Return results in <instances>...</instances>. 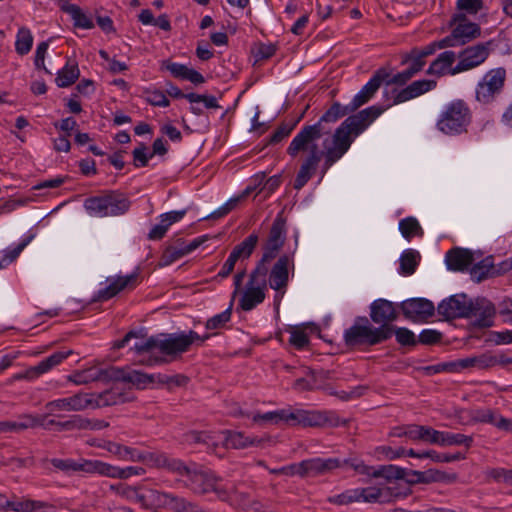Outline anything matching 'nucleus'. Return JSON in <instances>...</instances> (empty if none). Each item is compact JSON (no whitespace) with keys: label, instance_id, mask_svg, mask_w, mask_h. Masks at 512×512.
<instances>
[{"label":"nucleus","instance_id":"obj_63","mask_svg":"<svg viewBox=\"0 0 512 512\" xmlns=\"http://www.w3.org/2000/svg\"><path fill=\"white\" fill-rule=\"evenodd\" d=\"M147 146L144 143H140L138 147H136L132 151L133 155V164L135 167H146L148 165L150 154H147Z\"/></svg>","mask_w":512,"mask_h":512},{"label":"nucleus","instance_id":"obj_4","mask_svg":"<svg viewBox=\"0 0 512 512\" xmlns=\"http://www.w3.org/2000/svg\"><path fill=\"white\" fill-rule=\"evenodd\" d=\"M472 122L469 105L462 99L448 103L441 112L436 127L446 135L454 136L466 133Z\"/></svg>","mask_w":512,"mask_h":512},{"label":"nucleus","instance_id":"obj_23","mask_svg":"<svg viewBox=\"0 0 512 512\" xmlns=\"http://www.w3.org/2000/svg\"><path fill=\"white\" fill-rule=\"evenodd\" d=\"M437 86V82L432 79L416 80L404 87L403 89L393 91V104L398 105L414 98H417Z\"/></svg>","mask_w":512,"mask_h":512},{"label":"nucleus","instance_id":"obj_38","mask_svg":"<svg viewBox=\"0 0 512 512\" xmlns=\"http://www.w3.org/2000/svg\"><path fill=\"white\" fill-rule=\"evenodd\" d=\"M104 449L120 460L138 462V458H140L139 449L125 446L117 442H107Z\"/></svg>","mask_w":512,"mask_h":512},{"label":"nucleus","instance_id":"obj_24","mask_svg":"<svg viewBox=\"0 0 512 512\" xmlns=\"http://www.w3.org/2000/svg\"><path fill=\"white\" fill-rule=\"evenodd\" d=\"M113 366L100 367L93 366L81 371H76L68 377L69 381L77 384H88L91 382H110L112 381Z\"/></svg>","mask_w":512,"mask_h":512},{"label":"nucleus","instance_id":"obj_57","mask_svg":"<svg viewBox=\"0 0 512 512\" xmlns=\"http://www.w3.org/2000/svg\"><path fill=\"white\" fill-rule=\"evenodd\" d=\"M185 437L189 443H202L208 447L216 445L215 436L208 432L190 431Z\"/></svg>","mask_w":512,"mask_h":512},{"label":"nucleus","instance_id":"obj_49","mask_svg":"<svg viewBox=\"0 0 512 512\" xmlns=\"http://www.w3.org/2000/svg\"><path fill=\"white\" fill-rule=\"evenodd\" d=\"M389 330V339L392 337V335H395L396 341L401 346H415L418 341L415 336V334L406 327H397L392 325L391 327H388Z\"/></svg>","mask_w":512,"mask_h":512},{"label":"nucleus","instance_id":"obj_53","mask_svg":"<svg viewBox=\"0 0 512 512\" xmlns=\"http://www.w3.org/2000/svg\"><path fill=\"white\" fill-rule=\"evenodd\" d=\"M31 239L32 236H29L26 239L22 240L14 248H8L5 251H3L2 255L0 256V269L6 268L9 264L15 261L20 255V253L23 251V249L29 244Z\"/></svg>","mask_w":512,"mask_h":512},{"label":"nucleus","instance_id":"obj_7","mask_svg":"<svg viewBox=\"0 0 512 512\" xmlns=\"http://www.w3.org/2000/svg\"><path fill=\"white\" fill-rule=\"evenodd\" d=\"M346 422L333 411H309L303 409H290L289 425L303 427H337Z\"/></svg>","mask_w":512,"mask_h":512},{"label":"nucleus","instance_id":"obj_39","mask_svg":"<svg viewBox=\"0 0 512 512\" xmlns=\"http://www.w3.org/2000/svg\"><path fill=\"white\" fill-rule=\"evenodd\" d=\"M407 476V471L405 468L388 464V465H380L377 468L372 467L371 476L373 478H384L385 480L391 482L393 480H401Z\"/></svg>","mask_w":512,"mask_h":512},{"label":"nucleus","instance_id":"obj_10","mask_svg":"<svg viewBox=\"0 0 512 512\" xmlns=\"http://www.w3.org/2000/svg\"><path fill=\"white\" fill-rule=\"evenodd\" d=\"M286 234V220L282 214H278L271 225L267 240L263 245L262 257L257 264L268 266V263L276 258L284 246Z\"/></svg>","mask_w":512,"mask_h":512},{"label":"nucleus","instance_id":"obj_3","mask_svg":"<svg viewBox=\"0 0 512 512\" xmlns=\"http://www.w3.org/2000/svg\"><path fill=\"white\" fill-rule=\"evenodd\" d=\"M389 328L374 327L366 316L355 318L351 327L344 332V342L347 347L375 346L389 339Z\"/></svg>","mask_w":512,"mask_h":512},{"label":"nucleus","instance_id":"obj_40","mask_svg":"<svg viewBox=\"0 0 512 512\" xmlns=\"http://www.w3.org/2000/svg\"><path fill=\"white\" fill-rule=\"evenodd\" d=\"M105 191L97 196H91L85 199L84 208L90 216L94 217H107V205H106Z\"/></svg>","mask_w":512,"mask_h":512},{"label":"nucleus","instance_id":"obj_34","mask_svg":"<svg viewBox=\"0 0 512 512\" xmlns=\"http://www.w3.org/2000/svg\"><path fill=\"white\" fill-rule=\"evenodd\" d=\"M105 195L106 205L108 206L107 217L120 216L129 210L131 201L124 193L117 190H105Z\"/></svg>","mask_w":512,"mask_h":512},{"label":"nucleus","instance_id":"obj_37","mask_svg":"<svg viewBox=\"0 0 512 512\" xmlns=\"http://www.w3.org/2000/svg\"><path fill=\"white\" fill-rule=\"evenodd\" d=\"M29 428H35V419L32 418V414H21L16 420L0 421V433H18Z\"/></svg>","mask_w":512,"mask_h":512},{"label":"nucleus","instance_id":"obj_2","mask_svg":"<svg viewBox=\"0 0 512 512\" xmlns=\"http://www.w3.org/2000/svg\"><path fill=\"white\" fill-rule=\"evenodd\" d=\"M181 475L187 477L186 486L195 494L206 495L213 492L217 499L225 502H230L237 494L235 483L223 482L211 471H196L186 466Z\"/></svg>","mask_w":512,"mask_h":512},{"label":"nucleus","instance_id":"obj_9","mask_svg":"<svg viewBox=\"0 0 512 512\" xmlns=\"http://www.w3.org/2000/svg\"><path fill=\"white\" fill-rule=\"evenodd\" d=\"M491 42H482L468 46L461 50L456 57L458 63L451 69L450 74L456 75L465 71L472 70L483 64L490 55Z\"/></svg>","mask_w":512,"mask_h":512},{"label":"nucleus","instance_id":"obj_1","mask_svg":"<svg viewBox=\"0 0 512 512\" xmlns=\"http://www.w3.org/2000/svg\"><path fill=\"white\" fill-rule=\"evenodd\" d=\"M389 79V71L379 68L349 104L334 102L317 122L306 124L299 130L287 147L291 157L306 154L296 174L294 189L300 190L307 184L322 158L324 176L346 154L354 140L385 111L384 106L372 105L352 114L368 103L383 83L389 86Z\"/></svg>","mask_w":512,"mask_h":512},{"label":"nucleus","instance_id":"obj_31","mask_svg":"<svg viewBox=\"0 0 512 512\" xmlns=\"http://www.w3.org/2000/svg\"><path fill=\"white\" fill-rule=\"evenodd\" d=\"M135 351V353L139 356L137 360L138 363L153 366L158 364L167 363L166 358L162 356H153L150 355L153 350L156 349V337L151 336L145 340H141L140 342H136L131 348Z\"/></svg>","mask_w":512,"mask_h":512},{"label":"nucleus","instance_id":"obj_46","mask_svg":"<svg viewBox=\"0 0 512 512\" xmlns=\"http://www.w3.org/2000/svg\"><path fill=\"white\" fill-rule=\"evenodd\" d=\"M420 253L414 249L405 250L400 257V273L412 275L420 261Z\"/></svg>","mask_w":512,"mask_h":512},{"label":"nucleus","instance_id":"obj_64","mask_svg":"<svg viewBox=\"0 0 512 512\" xmlns=\"http://www.w3.org/2000/svg\"><path fill=\"white\" fill-rule=\"evenodd\" d=\"M443 431L423 425L421 441L441 446Z\"/></svg>","mask_w":512,"mask_h":512},{"label":"nucleus","instance_id":"obj_6","mask_svg":"<svg viewBox=\"0 0 512 512\" xmlns=\"http://www.w3.org/2000/svg\"><path fill=\"white\" fill-rule=\"evenodd\" d=\"M506 81V69L497 67L488 70L475 88V99L483 105L493 103L502 93Z\"/></svg>","mask_w":512,"mask_h":512},{"label":"nucleus","instance_id":"obj_59","mask_svg":"<svg viewBox=\"0 0 512 512\" xmlns=\"http://www.w3.org/2000/svg\"><path fill=\"white\" fill-rule=\"evenodd\" d=\"M302 116L303 114H301L300 117L293 124H280L271 135L269 142L271 144H277L281 142L285 137H287L292 132V130L295 128L296 124L300 121Z\"/></svg>","mask_w":512,"mask_h":512},{"label":"nucleus","instance_id":"obj_5","mask_svg":"<svg viewBox=\"0 0 512 512\" xmlns=\"http://www.w3.org/2000/svg\"><path fill=\"white\" fill-rule=\"evenodd\" d=\"M268 272V266L256 264V267L249 276L246 290L239 301V306L242 310L251 311L264 301Z\"/></svg>","mask_w":512,"mask_h":512},{"label":"nucleus","instance_id":"obj_30","mask_svg":"<svg viewBox=\"0 0 512 512\" xmlns=\"http://www.w3.org/2000/svg\"><path fill=\"white\" fill-rule=\"evenodd\" d=\"M494 315L495 307L490 301L484 298H477L472 301L471 317H475L474 326L479 328L491 327Z\"/></svg>","mask_w":512,"mask_h":512},{"label":"nucleus","instance_id":"obj_11","mask_svg":"<svg viewBox=\"0 0 512 512\" xmlns=\"http://www.w3.org/2000/svg\"><path fill=\"white\" fill-rule=\"evenodd\" d=\"M410 493L411 491L408 487L402 490L397 485L383 487L370 486L359 488V501L389 504L395 502L397 499L406 498Z\"/></svg>","mask_w":512,"mask_h":512},{"label":"nucleus","instance_id":"obj_8","mask_svg":"<svg viewBox=\"0 0 512 512\" xmlns=\"http://www.w3.org/2000/svg\"><path fill=\"white\" fill-rule=\"evenodd\" d=\"M450 25L453 26L452 31L444 37L449 47L463 46L481 35L480 26L468 21L464 14H455Z\"/></svg>","mask_w":512,"mask_h":512},{"label":"nucleus","instance_id":"obj_22","mask_svg":"<svg viewBox=\"0 0 512 512\" xmlns=\"http://www.w3.org/2000/svg\"><path fill=\"white\" fill-rule=\"evenodd\" d=\"M138 462H142L151 467L167 468L172 472L183 474L186 465L179 459L170 458L163 452L140 450V458Z\"/></svg>","mask_w":512,"mask_h":512},{"label":"nucleus","instance_id":"obj_35","mask_svg":"<svg viewBox=\"0 0 512 512\" xmlns=\"http://www.w3.org/2000/svg\"><path fill=\"white\" fill-rule=\"evenodd\" d=\"M60 9L70 15L75 27L82 29L94 27L92 19L83 12L80 6L70 3L68 0H60Z\"/></svg>","mask_w":512,"mask_h":512},{"label":"nucleus","instance_id":"obj_32","mask_svg":"<svg viewBox=\"0 0 512 512\" xmlns=\"http://www.w3.org/2000/svg\"><path fill=\"white\" fill-rule=\"evenodd\" d=\"M266 439L256 436H246L243 432L226 431L224 432V442L226 447L233 449H245L251 446L261 447Z\"/></svg>","mask_w":512,"mask_h":512},{"label":"nucleus","instance_id":"obj_12","mask_svg":"<svg viewBox=\"0 0 512 512\" xmlns=\"http://www.w3.org/2000/svg\"><path fill=\"white\" fill-rule=\"evenodd\" d=\"M111 489L115 490L116 493L132 502L141 504L146 508H159L162 493L161 491L143 488L133 487L126 484L112 485Z\"/></svg>","mask_w":512,"mask_h":512},{"label":"nucleus","instance_id":"obj_52","mask_svg":"<svg viewBox=\"0 0 512 512\" xmlns=\"http://www.w3.org/2000/svg\"><path fill=\"white\" fill-rule=\"evenodd\" d=\"M473 444V437L461 433L443 431L441 446H465L470 448Z\"/></svg>","mask_w":512,"mask_h":512},{"label":"nucleus","instance_id":"obj_51","mask_svg":"<svg viewBox=\"0 0 512 512\" xmlns=\"http://www.w3.org/2000/svg\"><path fill=\"white\" fill-rule=\"evenodd\" d=\"M33 45V36L26 27L18 30L15 42V50L19 55H26L30 52Z\"/></svg>","mask_w":512,"mask_h":512},{"label":"nucleus","instance_id":"obj_50","mask_svg":"<svg viewBox=\"0 0 512 512\" xmlns=\"http://www.w3.org/2000/svg\"><path fill=\"white\" fill-rule=\"evenodd\" d=\"M399 230L402 236L410 240L414 236L422 237L424 232L418 220L414 217H406L399 222Z\"/></svg>","mask_w":512,"mask_h":512},{"label":"nucleus","instance_id":"obj_61","mask_svg":"<svg viewBox=\"0 0 512 512\" xmlns=\"http://www.w3.org/2000/svg\"><path fill=\"white\" fill-rule=\"evenodd\" d=\"M187 100L191 104H195V103H200L201 102V103L204 104V106L207 109H217V108L220 107L218 105L216 97L212 96V95H200V94H196V93H188L187 94Z\"/></svg>","mask_w":512,"mask_h":512},{"label":"nucleus","instance_id":"obj_19","mask_svg":"<svg viewBox=\"0 0 512 512\" xmlns=\"http://www.w3.org/2000/svg\"><path fill=\"white\" fill-rule=\"evenodd\" d=\"M290 268L294 269L293 258L287 254L281 255L270 270V288L283 294L288 285Z\"/></svg>","mask_w":512,"mask_h":512},{"label":"nucleus","instance_id":"obj_26","mask_svg":"<svg viewBox=\"0 0 512 512\" xmlns=\"http://www.w3.org/2000/svg\"><path fill=\"white\" fill-rule=\"evenodd\" d=\"M156 337V349L166 356H177L187 352V343L180 333H162Z\"/></svg>","mask_w":512,"mask_h":512},{"label":"nucleus","instance_id":"obj_27","mask_svg":"<svg viewBox=\"0 0 512 512\" xmlns=\"http://www.w3.org/2000/svg\"><path fill=\"white\" fill-rule=\"evenodd\" d=\"M137 279V274L132 273L127 276H119L117 278H108L107 282H109L108 286L100 289L97 294L92 298V301H107L114 296H116L119 292L128 287H134Z\"/></svg>","mask_w":512,"mask_h":512},{"label":"nucleus","instance_id":"obj_20","mask_svg":"<svg viewBox=\"0 0 512 512\" xmlns=\"http://www.w3.org/2000/svg\"><path fill=\"white\" fill-rule=\"evenodd\" d=\"M370 319L378 327H391V323L397 320L398 311L395 304L389 300L379 298L370 304Z\"/></svg>","mask_w":512,"mask_h":512},{"label":"nucleus","instance_id":"obj_15","mask_svg":"<svg viewBox=\"0 0 512 512\" xmlns=\"http://www.w3.org/2000/svg\"><path fill=\"white\" fill-rule=\"evenodd\" d=\"M402 66L408 67L401 72L394 74L388 80V85L405 86L415 75L421 72L426 64L413 49L401 55Z\"/></svg>","mask_w":512,"mask_h":512},{"label":"nucleus","instance_id":"obj_28","mask_svg":"<svg viewBox=\"0 0 512 512\" xmlns=\"http://www.w3.org/2000/svg\"><path fill=\"white\" fill-rule=\"evenodd\" d=\"M112 381H122L130 383L138 389H145L147 386L153 384V376L150 374L132 370L130 368H118L113 366Z\"/></svg>","mask_w":512,"mask_h":512},{"label":"nucleus","instance_id":"obj_13","mask_svg":"<svg viewBox=\"0 0 512 512\" xmlns=\"http://www.w3.org/2000/svg\"><path fill=\"white\" fill-rule=\"evenodd\" d=\"M349 460H341L337 457H314L299 462L298 476L301 478L318 477L329 474L334 470L348 464Z\"/></svg>","mask_w":512,"mask_h":512},{"label":"nucleus","instance_id":"obj_17","mask_svg":"<svg viewBox=\"0 0 512 512\" xmlns=\"http://www.w3.org/2000/svg\"><path fill=\"white\" fill-rule=\"evenodd\" d=\"M91 400L88 393H78L70 397L56 399L45 404L48 414L60 418L58 411H81L90 408Z\"/></svg>","mask_w":512,"mask_h":512},{"label":"nucleus","instance_id":"obj_36","mask_svg":"<svg viewBox=\"0 0 512 512\" xmlns=\"http://www.w3.org/2000/svg\"><path fill=\"white\" fill-rule=\"evenodd\" d=\"M456 58V53L454 51H444L440 53L437 58L431 62L426 74L438 77L447 73L450 74V71L453 68L451 66L455 62Z\"/></svg>","mask_w":512,"mask_h":512},{"label":"nucleus","instance_id":"obj_62","mask_svg":"<svg viewBox=\"0 0 512 512\" xmlns=\"http://www.w3.org/2000/svg\"><path fill=\"white\" fill-rule=\"evenodd\" d=\"M500 415L492 409H479L474 412L472 419L479 423H488L496 427Z\"/></svg>","mask_w":512,"mask_h":512},{"label":"nucleus","instance_id":"obj_21","mask_svg":"<svg viewBox=\"0 0 512 512\" xmlns=\"http://www.w3.org/2000/svg\"><path fill=\"white\" fill-rule=\"evenodd\" d=\"M89 398L91 400L90 408H100L130 402L134 396L130 390L115 385L102 393L89 394Z\"/></svg>","mask_w":512,"mask_h":512},{"label":"nucleus","instance_id":"obj_44","mask_svg":"<svg viewBox=\"0 0 512 512\" xmlns=\"http://www.w3.org/2000/svg\"><path fill=\"white\" fill-rule=\"evenodd\" d=\"M186 255L187 252L184 247L183 239H177L173 245L168 246L164 250L161 256L160 264L162 266H168Z\"/></svg>","mask_w":512,"mask_h":512},{"label":"nucleus","instance_id":"obj_14","mask_svg":"<svg viewBox=\"0 0 512 512\" xmlns=\"http://www.w3.org/2000/svg\"><path fill=\"white\" fill-rule=\"evenodd\" d=\"M472 301L466 294H456L441 301L437 307L438 314L446 320L456 318H470Z\"/></svg>","mask_w":512,"mask_h":512},{"label":"nucleus","instance_id":"obj_16","mask_svg":"<svg viewBox=\"0 0 512 512\" xmlns=\"http://www.w3.org/2000/svg\"><path fill=\"white\" fill-rule=\"evenodd\" d=\"M72 354V350L57 351L40 361L37 365L29 367L23 372L13 375L12 380H28L33 381L40 377L42 374L47 373L52 368L59 365L64 359Z\"/></svg>","mask_w":512,"mask_h":512},{"label":"nucleus","instance_id":"obj_41","mask_svg":"<svg viewBox=\"0 0 512 512\" xmlns=\"http://www.w3.org/2000/svg\"><path fill=\"white\" fill-rule=\"evenodd\" d=\"M470 275L475 282L495 277L493 258L489 256L474 264L470 270Z\"/></svg>","mask_w":512,"mask_h":512},{"label":"nucleus","instance_id":"obj_58","mask_svg":"<svg viewBox=\"0 0 512 512\" xmlns=\"http://www.w3.org/2000/svg\"><path fill=\"white\" fill-rule=\"evenodd\" d=\"M445 42L446 40L442 38L441 40L431 42L422 48L415 47L413 48V51H415L422 60H425L428 56L433 55L438 49L448 48L449 46Z\"/></svg>","mask_w":512,"mask_h":512},{"label":"nucleus","instance_id":"obj_47","mask_svg":"<svg viewBox=\"0 0 512 512\" xmlns=\"http://www.w3.org/2000/svg\"><path fill=\"white\" fill-rule=\"evenodd\" d=\"M258 240V235L256 233H252L248 237H246L241 243L236 245L232 249L231 253H233L238 260L248 259L255 250Z\"/></svg>","mask_w":512,"mask_h":512},{"label":"nucleus","instance_id":"obj_18","mask_svg":"<svg viewBox=\"0 0 512 512\" xmlns=\"http://www.w3.org/2000/svg\"><path fill=\"white\" fill-rule=\"evenodd\" d=\"M400 308L406 319L413 322L426 321L434 315V304L425 298H411L400 303Z\"/></svg>","mask_w":512,"mask_h":512},{"label":"nucleus","instance_id":"obj_29","mask_svg":"<svg viewBox=\"0 0 512 512\" xmlns=\"http://www.w3.org/2000/svg\"><path fill=\"white\" fill-rule=\"evenodd\" d=\"M53 506L47 502L31 500L24 497L13 495L11 498L7 497L5 504V512H48L52 510Z\"/></svg>","mask_w":512,"mask_h":512},{"label":"nucleus","instance_id":"obj_55","mask_svg":"<svg viewBox=\"0 0 512 512\" xmlns=\"http://www.w3.org/2000/svg\"><path fill=\"white\" fill-rule=\"evenodd\" d=\"M231 315H232V304L223 312L209 318L205 323V328L207 330L222 329L231 320Z\"/></svg>","mask_w":512,"mask_h":512},{"label":"nucleus","instance_id":"obj_33","mask_svg":"<svg viewBox=\"0 0 512 512\" xmlns=\"http://www.w3.org/2000/svg\"><path fill=\"white\" fill-rule=\"evenodd\" d=\"M473 253L464 248H453L446 253V264L452 271H464L473 264Z\"/></svg>","mask_w":512,"mask_h":512},{"label":"nucleus","instance_id":"obj_60","mask_svg":"<svg viewBox=\"0 0 512 512\" xmlns=\"http://www.w3.org/2000/svg\"><path fill=\"white\" fill-rule=\"evenodd\" d=\"M182 339H184L187 343V351L189 350L192 344H196L197 346H202L204 342L210 339L212 336L216 335V333H205L203 335H199L194 330H190L189 332H181Z\"/></svg>","mask_w":512,"mask_h":512},{"label":"nucleus","instance_id":"obj_25","mask_svg":"<svg viewBox=\"0 0 512 512\" xmlns=\"http://www.w3.org/2000/svg\"><path fill=\"white\" fill-rule=\"evenodd\" d=\"M50 416L48 413L45 415H33L35 419V427H42L45 430H54L57 432L62 431H74L77 428L85 427L82 422V416L72 415L70 419L66 421H58L56 419H48Z\"/></svg>","mask_w":512,"mask_h":512},{"label":"nucleus","instance_id":"obj_43","mask_svg":"<svg viewBox=\"0 0 512 512\" xmlns=\"http://www.w3.org/2000/svg\"><path fill=\"white\" fill-rule=\"evenodd\" d=\"M84 472L97 473L102 476L118 478L119 467L99 461V460H85Z\"/></svg>","mask_w":512,"mask_h":512},{"label":"nucleus","instance_id":"obj_45","mask_svg":"<svg viewBox=\"0 0 512 512\" xmlns=\"http://www.w3.org/2000/svg\"><path fill=\"white\" fill-rule=\"evenodd\" d=\"M289 409H280L276 411H269L266 413H256L253 415L252 420L254 423L269 422L273 424L285 423L289 425Z\"/></svg>","mask_w":512,"mask_h":512},{"label":"nucleus","instance_id":"obj_48","mask_svg":"<svg viewBox=\"0 0 512 512\" xmlns=\"http://www.w3.org/2000/svg\"><path fill=\"white\" fill-rule=\"evenodd\" d=\"M491 352H485L479 355H473L467 358H462L463 371L470 369L485 370L491 368Z\"/></svg>","mask_w":512,"mask_h":512},{"label":"nucleus","instance_id":"obj_42","mask_svg":"<svg viewBox=\"0 0 512 512\" xmlns=\"http://www.w3.org/2000/svg\"><path fill=\"white\" fill-rule=\"evenodd\" d=\"M79 74L78 64L68 61L66 65L58 71L56 83L59 87H69L75 83Z\"/></svg>","mask_w":512,"mask_h":512},{"label":"nucleus","instance_id":"obj_54","mask_svg":"<svg viewBox=\"0 0 512 512\" xmlns=\"http://www.w3.org/2000/svg\"><path fill=\"white\" fill-rule=\"evenodd\" d=\"M359 488L348 489L338 495H333L327 498L330 504L334 505H348L354 502H359Z\"/></svg>","mask_w":512,"mask_h":512},{"label":"nucleus","instance_id":"obj_56","mask_svg":"<svg viewBox=\"0 0 512 512\" xmlns=\"http://www.w3.org/2000/svg\"><path fill=\"white\" fill-rule=\"evenodd\" d=\"M51 464L54 468L59 469L64 472L70 471H83L85 466V459L81 461H75L73 459H59L53 458L51 459Z\"/></svg>","mask_w":512,"mask_h":512}]
</instances>
